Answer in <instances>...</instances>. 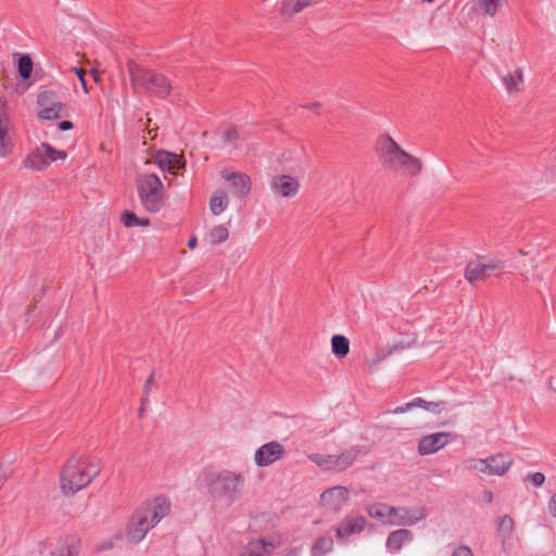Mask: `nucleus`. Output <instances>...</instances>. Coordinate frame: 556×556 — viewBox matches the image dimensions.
I'll return each mask as SVG.
<instances>
[{"label":"nucleus","mask_w":556,"mask_h":556,"mask_svg":"<svg viewBox=\"0 0 556 556\" xmlns=\"http://www.w3.org/2000/svg\"><path fill=\"white\" fill-rule=\"evenodd\" d=\"M376 153L381 166L387 170L408 177H417L422 170V162L403 150L388 134L377 139Z\"/></svg>","instance_id":"obj_1"},{"label":"nucleus","mask_w":556,"mask_h":556,"mask_svg":"<svg viewBox=\"0 0 556 556\" xmlns=\"http://www.w3.org/2000/svg\"><path fill=\"white\" fill-rule=\"evenodd\" d=\"M205 483L210 496L217 501L233 504L242 494L245 478L241 472L224 469L205 475Z\"/></svg>","instance_id":"obj_2"},{"label":"nucleus","mask_w":556,"mask_h":556,"mask_svg":"<svg viewBox=\"0 0 556 556\" xmlns=\"http://www.w3.org/2000/svg\"><path fill=\"white\" fill-rule=\"evenodd\" d=\"M101 471L98 464L72 457L61 471V489L65 495H73L87 486Z\"/></svg>","instance_id":"obj_3"},{"label":"nucleus","mask_w":556,"mask_h":556,"mask_svg":"<svg viewBox=\"0 0 556 556\" xmlns=\"http://www.w3.org/2000/svg\"><path fill=\"white\" fill-rule=\"evenodd\" d=\"M127 68L134 89L142 90L160 99H165L172 91V84L166 76L142 68L134 60H128Z\"/></svg>","instance_id":"obj_4"},{"label":"nucleus","mask_w":556,"mask_h":556,"mask_svg":"<svg viewBox=\"0 0 556 556\" xmlns=\"http://www.w3.org/2000/svg\"><path fill=\"white\" fill-rule=\"evenodd\" d=\"M136 188L143 208L157 213L164 205V186L155 174H141L136 179Z\"/></svg>","instance_id":"obj_5"},{"label":"nucleus","mask_w":556,"mask_h":556,"mask_svg":"<svg viewBox=\"0 0 556 556\" xmlns=\"http://www.w3.org/2000/svg\"><path fill=\"white\" fill-rule=\"evenodd\" d=\"M39 119L55 121L68 116V109L60 96L53 90H42L37 96Z\"/></svg>","instance_id":"obj_6"},{"label":"nucleus","mask_w":556,"mask_h":556,"mask_svg":"<svg viewBox=\"0 0 556 556\" xmlns=\"http://www.w3.org/2000/svg\"><path fill=\"white\" fill-rule=\"evenodd\" d=\"M504 264L501 261L483 263L481 258L470 261L465 268V279L472 286L485 281L492 275L501 274Z\"/></svg>","instance_id":"obj_7"},{"label":"nucleus","mask_w":556,"mask_h":556,"mask_svg":"<svg viewBox=\"0 0 556 556\" xmlns=\"http://www.w3.org/2000/svg\"><path fill=\"white\" fill-rule=\"evenodd\" d=\"M366 525L367 520L365 517L354 514L346 515L341 523L334 528L338 542L345 543L349 536L362 533Z\"/></svg>","instance_id":"obj_8"},{"label":"nucleus","mask_w":556,"mask_h":556,"mask_svg":"<svg viewBox=\"0 0 556 556\" xmlns=\"http://www.w3.org/2000/svg\"><path fill=\"white\" fill-rule=\"evenodd\" d=\"M155 526L151 522L148 516L141 510V508L134 515L127 532L126 539L130 543H139L144 539L148 531Z\"/></svg>","instance_id":"obj_9"},{"label":"nucleus","mask_w":556,"mask_h":556,"mask_svg":"<svg viewBox=\"0 0 556 556\" xmlns=\"http://www.w3.org/2000/svg\"><path fill=\"white\" fill-rule=\"evenodd\" d=\"M320 501L327 510L337 514L349 501V490L341 485L330 488L321 493Z\"/></svg>","instance_id":"obj_10"},{"label":"nucleus","mask_w":556,"mask_h":556,"mask_svg":"<svg viewBox=\"0 0 556 556\" xmlns=\"http://www.w3.org/2000/svg\"><path fill=\"white\" fill-rule=\"evenodd\" d=\"M388 518L390 525L413 526L425 518V509H407L405 507H393L388 505Z\"/></svg>","instance_id":"obj_11"},{"label":"nucleus","mask_w":556,"mask_h":556,"mask_svg":"<svg viewBox=\"0 0 556 556\" xmlns=\"http://www.w3.org/2000/svg\"><path fill=\"white\" fill-rule=\"evenodd\" d=\"M285 455V446L271 441L260 446L254 455V462L258 467H266L280 459Z\"/></svg>","instance_id":"obj_12"},{"label":"nucleus","mask_w":556,"mask_h":556,"mask_svg":"<svg viewBox=\"0 0 556 556\" xmlns=\"http://www.w3.org/2000/svg\"><path fill=\"white\" fill-rule=\"evenodd\" d=\"M220 176L230 184L233 195L244 198L251 190V178L244 173H236L229 169H223Z\"/></svg>","instance_id":"obj_13"},{"label":"nucleus","mask_w":556,"mask_h":556,"mask_svg":"<svg viewBox=\"0 0 556 556\" xmlns=\"http://www.w3.org/2000/svg\"><path fill=\"white\" fill-rule=\"evenodd\" d=\"M270 188L276 194L293 198L300 190V181L290 175H276L270 180Z\"/></svg>","instance_id":"obj_14"},{"label":"nucleus","mask_w":556,"mask_h":556,"mask_svg":"<svg viewBox=\"0 0 556 556\" xmlns=\"http://www.w3.org/2000/svg\"><path fill=\"white\" fill-rule=\"evenodd\" d=\"M172 503L165 496H156L152 502L147 503L141 507V510L148 516L151 522L155 526L161 519L167 516L170 511Z\"/></svg>","instance_id":"obj_15"},{"label":"nucleus","mask_w":556,"mask_h":556,"mask_svg":"<svg viewBox=\"0 0 556 556\" xmlns=\"http://www.w3.org/2000/svg\"><path fill=\"white\" fill-rule=\"evenodd\" d=\"M11 123L5 110V102L0 100V156L5 157L12 151Z\"/></svg>","instance_id":"obj_16"},{"label":"nucleus","mask_w":556,"mask_h":556,"mask_svg":"<svg viewBox=\"0 0 556 556\" xmlns=\"http://www.w3.org/2000/svg\"><path fill=\"white\" fill-rule=\"evenodd\" d=\"M447 432H438L422 437L418 443V453L420 455H430L438 452L447 444Z\"/></svg>","instance_id":"obj_17"},{"label":"nucleus","mask_w":556,"mask_h":556,"mask_svg":"<svg viewBox=\"0 0 556 556\" xmlns=\"http://www.w3.org/2000/svg\"><path fill=\"white\" fill-rule=\"evenodd\" d=\"M154 160L162 170L169 172L170 174L174 175L185 167L184 159L173 152L164 150L159 151L155 154Z\"/></svg>","instance_id":"obj_18"},{"label":"nucleus","mask_w":556,"mask_h":556,"mask_svg":"<svg viewBox=\"0 0 556 556\" xmlns=\"http://www.w3.org/2000/svg\"><path fill=\"white\" fill-rule=\"evenodd\" d=\"M424 408L433 414H441L444 409V402H432L426 401L422 397H415L413 401L405 403L402 406H397L392 410L393 414H403L413 408Z\"/></svg>","instance_id":"obj_19"},{"label":"nucleus","mask_w":556,"mask_h":556,"mask_svg":"<svg viewBox=\"0 0 556 556\" xmlns=\"http://www.w3.org/2000/svg\"><path fill=\"white\" fill-rule=\"evenodd\" d=\"M514 460L509 455L496 454L488 457V473L503 476L511 467Z\"/></svg>","instance_id":"obj_20"},{"label":"nucleus","mask_w":556,"mask_h":556,"mask_svg":"<svg viewBox=\"0 0 556 556\" xmlns=\"http://www.w3.org/2000/svg\"><path fill=\"white\" fill-rule=\"evenodd\" d=\"M275 545L264 539L251 541L241 552V556H270Z\"/></svg>","instance_id":"obj_21"},{"label":"nucleus","mask_w":556,"mask_h":556,"mask_svg":"<svg viewBox=\"0 0 556 556\" xmlns=\"http://www.w3.org/2000/svg\"><path fill=\"white\" fill-rule=\"evenodd\" d=\"M413 540V533L406 529L392 531L387 539V547L389 551L397 552L405 542Z\"/></svg>","instance_id":"obj_22"},{"label":"nucleus","mask_w":556,"mask_h":556,"mask_svg":"<svg viewBox=\"0 0 556 556\" xmlns=\"http://www.w3.org/2000/svg\"><path fill=\"white\" fill-rule=\"evenodd\" d=\"M78 543L79 541L75 536H67L55 551L51 552L50 556H77Z\"/></svg>","instance_id":"obj_23"},{"label":"nucleus","mask_w":556,"mask_h":556,"mask_svg":"<svg viewBox=\"0 0 556 556\" xmlns=\"http://www.w3.org/2000/svg\"><path fill=\"white\" fill-rule=\"evenodd\" d=\"M358 454L359 451L353 447L342 452L340 455H334V470L342 471L349 468Z\"/></svg>","instance_id":"obj_24"},{"label":"nucleus","mask_w":556,"mask_h":556,"mask_svg":"<svg viewBox=\"0 0 556 556\" xmlns=\"http://www.w3.org/2000/svg\"><path fill=\"white\" fill-rule=\"evenodd\" d=\"M321 0H285L281 7L282 14H295L304 10L305 8L319 3Z\"/></svg>","instance_id":"obj_25"},{"label":"nucleus","mask_w":556,"mask_h":556,"mask_svg":"<svg viewBox=\"0 0 556 556\" xmlns=\"http://www.w3.org/2000/svg\"><path fill=\"white\" fill-rule=\"evenodd\" d=\"M522 83L523 74L520 68H517L514 73H509L503 77V84L508 93L519 92Z\"/></svg>","instance_id":"obj_26"},{"label":"nucleus","mask_w":556,"mask_h":556,"mask_svg":"<svg viewBox=\"0 0 556 556\" xmlns=\"http://www.w3.org/2000/svg\"><path fill=\"white\" fill-rule=\"evenodd\" d=\"M228 197L225 191L216 190L210 200V210L213 215L222 214L228 206Z\"/></svg>","instance_id":"obj_27"},{"label":"nucleus","mask_w":556,"mask_h":556,"mask_svg":"<svg viewBox=\"0 0 556 556\" xmlns=\"http://www.w3.org/2000/svg\"><path fill=\"white\" fill-rule=\"evenodd\" d=\"M333 548V540L330 535L319 536L311 548V556H325Z\"/></svg>","instance_id":"obj_28"},{"label":"nucleus","mask_w":556,"mask_h":556,"mask_svg":"<svg viewBox=\"0 0 556 556\" xmlns=\"http://www.w3.org/2000/svg\"><path fill=\"white\" fill-rule=\"evenodd\" d=\"M25 167L41 170L48 166V163L45 159L43 151H41V146L37 148L34 152H31L26 160L24 161Z\"/></svg>","instance_id":"obj_29"},{"label":"nucleus","mask_w":556,"mask_h":556,"mask_svg":"<svg viewBox=\"0 0 556 556\" xmlns=\"http://www.w3.org/2000/svg\"><path fill=\"white\" fill-rule=\"evenodd\" d=\"M331 348H332V353L336 356L342 358L349 354L350 342L344 336L334 334L331 338Z\"/></svg>","instance_id":"obj_30"},{"label":"nucleus","mask_w":556,"mask_h":556,"mask_svg":"<svg viewBox=\"0 0 556 556\" xmlns=\"http://www.w3.org/2000/svg\"><path fill=\"white\" fill-rule=\"evenodd\" d=\"M122 223L127 228L138 226L147 227L150 225V220L148 218H140L131 211H125L122 214Z\"/></svg>","instance_id":"obj_31"},{"label":"nucleus","mask_w":556,"mask_h":556,"mask_svg":"<svg viewBox=\"0 0 556 556\" xmlns=\"http://www.w3.org/2000/svg\"><path fill=\"white\" fill-rule=\"evenodd\" d=\"M41 151H43L45 159L48 165L58 159L65 160L67 154L65 151H60L51 147L49 143H41Z\"/></svg>","instance_id":"obj_32"},{"label":"nucleus","mask_w":556,"mask_h":556,"mask_svg":"<svg viewBox=\"0 0 556 556\" xmlns=\"http://www.w3.org/2000/svg\"><path fill=\"white\" fill-rule=\"evenodd\" d=\"M229 237V231L224 225L215 226L210 232V241L212 244H220Z\"/></svg>","instance_id":"obj_33"},{"label":"nucleus","mask_w":556,"mask_h":556,"mask_svg":"<svg viewBox=\"0 0 556 556\" xmlns=\"http://www.w3.org/2000/svg\"><path fill=\"white\" fill-rule=\"evenodd\" d=\"M17 71L23 79H28L33 72V61L30 56L23 55L18 59Z\"/></svg>","instance_id":"obj_34"},{"label":"nucleus","mask_w":556,"mask_h":556,"mask_svg":"<svg viewBox=\"0 0 556 556\" xmlns=\"http://www.w3.org/2000/svg\"><path fill=\"white\" fill-rule=\"evenodd\" d=\"M309 458L326 470H334V455L313 454Z\"/></svg>","instance_id":"obj_35"},{"label":"nucleus","mask_w":556,"mask_h":556,"mask_svg":"<svg viewBox=\"0 0 556 556\" xmlns=\"http://www.w3.org/2000/svg\"><path fill=\"white\" fill-rule=\"evenodd\" d=\"M367 514L375 519L382 520L384 517H388V505L387 504H374L369 505L366 508Z\"/></svg>","instance_id":"obj_36"},{"label":"nucleus","mask_w":556,"mask_h":556,"mask_svg":"<svg viewBox=\"0 0 556 556\" xmlns=\"http://www.w3.org/2000/svg\"><path fill=\"white\" fill-rule=\"evenodd\" d=\"M502 0H478L479 8L484 14L494 16L501 7Z\"/></svg>","instance_id":"obj_37"},{"label":"nucleus","mask_w":556,"mask_h":556,"mask_svg":"<svg viewBox=\"0 0 556 556\" xmlns=\"http://www.w3.org/2000/svg\"><path fill=\"white\" fill-rule=\"evenodd\" d=\"M514 530V520L510 516L504 515L498 520V531L504 534V536H509Z\"/></svg>","instance_id":"obj_38"},{"label":"nucleus","mask_w":556,"mask_h":556,"mask_svg":"<svg viewBox=\"0 0 556 556\" xmlns=\"http://www.w3.org/2000/svg\"><path fill=\"white\" fill-rule=\"evenodd\" d=\"M525 481H530L534 486H541L545 482V476L542 472L530 473L525 478Z\"/></svg>","instance_id":"obj_39"},{"label":"nucleus","mask_w":556,"mask_h":556,"mask_svg":"<svg viewBox=\"0 0 556 556\" xmlns=\"http://www.w3.org/2000/svg\"><path fill=\"white\" fill-rule=\"evenodd\" d=\"M155 379V371H152L149 376V378L146 380L143 386V402H148V397L150 395L152 384L154 383Z\"/></svg>","instance_id":"obj_40"},{"label":"nucleus","mask_w":556,"mask_h":556,"mask_svg":"<svg viewBox=\"0 0 556 556\" xmlns=\"http://www.w3.org/2000/svg\"><path fill=\"white\" fill-rule=\"evenodd\" d=\"M488 458L486 459H473L471 462V469L478 471V472H484L488 473Z\"/></svg>","instance_id":"obj_41"},{"label":"nucleus","mask_w":556,"mask_h":556,"mask_svg":"<svg viewBox=\"0 0 556 556\" xmlns=\"http://www.w3.org/2000/svg\"><path fill=\"white\" fill-rule=\"evenodd\" d=\"M240 138L239 130L236 128L228 129L224 134V140L227 143H235Z\"/></svg>","instance_id":"obj_42"},{"label":"nucleus","mask_w":556,"mask_h":556,"mask_svg":"<svg viewBox=\"0 0 556 556\" xmlns=\"http://www.w3.org/2000/svg\"><path fill=\"white\" fill-rule=\"evenodd\" d=\"M74 72L77 75V77L79 78L81 86L84 88V91L86 93H88V87H87V83H86V78H85V74H86L85 71L83 68L75 67Z\"/></svg>","instance_id":"obj_43"},{"label":"nucleus","mask_w":556,"mask_h":556,"mask_svg":"<svg viewBox=\"0 0 556 556\" xmlns=\"http://www.w3.org/2000/svg\"><path fill=\"white\" fill-rule=\"evenodd\" d=\"M452 556H473L471 549L467 546H458Z\"/></svg>","instance_id":"obj_44"},{"label":"nucleus","mask_w":556,"mask_h":556,"mask_svg":"<svg viewBox=\"0 0 556 556\" xmlns=\"http://www.w3.org/2000/svg\"><path fill=\"white\" fill-rule=\"evenodd\" d=\"M548 509L551 515L556 519V493L549 498Z\"/></svg>","instance_id":"obj_45"},{"label":"nucleus","mask_w":556,"mask_h":556,"mask_svg":"<svg viewBox=\"0 0 556 556\" xmlns=\"http://www.w3.org/2000/svg\"><path fill=\"white\" fill-rule=\"evenodd\" d=\"M74 127V124L71 122V121H62L60 124H59V128L61 130H70Z\"/></svg>","instance_id":"obj_46"},{"label":"nucleus","mask_w":556,"mask_h":556,"mask_svg":"<svg viewBox=\"0 0 556 556\" xmlns=\"http://www.w3.org/2000/svg\"><path fill=\"white\" fill-rule=\"evenodd\" d=\"M483 500H484L486 503H491V502H492V500H493V494H492V492H491V491L485 490V491L483 492Z\"/></svg>","instance_id":"obj_47"},{"label":"nucleus","mask_w":556,"mask_h":556,"mask_svg":"<svg viewBox=\"0 0 556 556\" xmlns=\"http://www.w3.org/2000/svg\"><path fill=\"white\" fill-rule=\"evenodd\" d=\"M306 108L309 110L316 111L319 114V112H318V109L320 108L319 103H317V102L311 103V104H307Z\"/></svg>","instance_id":"obj_48"},{"label":"nucleus","mask_w":556,"mask_h":556,"mask_svg":"<svg viewBox=\"0 0 556 556\" xmlns=\"http://www.w3.org/2000/svg\"><path fill=\"white\" fill-rule=\"evenodd\" d=\"M197 247V238L195 237H191L188 241V248L189 249H194Z\"/></svg>","instance_id":"obj_49"},{"label":"nucleus","mask_w":556,"mask_h":556,"mask_svg":"<svg viewBox=\"0 0 556 556\" xmlns=\"http://www.w3.org/2000/svg\"><path fill=\"white\" fill-rule=\"evenodd\" d=\"M147 402H143V400L141 401V407L139 409V416H142L143 415V412H144V405H146Z\"/></svg>","instance_id":"obj_50"},{"label":"nucleus","mask_w":556,"mask_h":556,"mask_svg":"<svg viewBox=\"0 0 556 556\" xmlns=\"http://www.w3.org/2000/svg\"><path fill=\"white\" fill-rule=\"evenodd\" d=\"M3 483H4V477H3L2 472L0 471V490L3 486Z\"/></svg>","instance_id":"obj_51"},{"label":"nucleus","mask_w":556,"mask_h":556,"mask_svg":"<svg viewBox=\"0 0 556 556\" xmlns=\"http://www.w3.org/2000/svg\"><path fill=\"white\" fill-rule=\"evenodd\" d=\"M91 73H92L94 80H98L99 73L96 70H92Z\"/></svg>","instance_id":"obj_52"},{"label":"nucleus","mask_w":556,"mask_h":556,"mask_svg":"<svg viewBox=\"0 0 556 556\" xmlns=\"http://www.w3.org/2000/svg\"><path fill=\"white\" fill-rule=\"evenodd\" d=\"M286 556H298V552L296 551H291L289 554H287Z\"/></svg>","instance_id":"obj_53"},{"label":"nucleus","mask_w":556,"mask_h":556,"mask_svg":"<svg viewBox=\"0 0 556 556\" xmlns=\"http://www.w3.org/2000/svg\"><path fill=\"white\" fill-rule=\"evenodd\" d=\"M554 391H556V389H554Z\"/></svg>","instance_id":"obj_54"}]
</instances>
